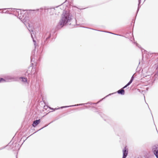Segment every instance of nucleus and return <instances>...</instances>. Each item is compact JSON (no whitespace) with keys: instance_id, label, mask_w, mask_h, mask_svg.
Instances as JSON below:
<instances>
[{"instance_id":"39448f33","label":"nucleus","mask_w":158,"mask_h":158,"mask_svg":"<svg viewBox=\"0 0 158 158\" xmlns=\"http://www.w3.org/2000/svg\"><path fill=\"white\" fill-rule=\"evenodd\" d=\"M152 152L156 158H158V145H155L152 147Z\"/></svg>"},{"instance_id":"f8f14e48","label":"nucleus","mask_w":158,"mask_h":158,"mask_svg":"<svg viewBox=\"0 0 158 158\" xmlns=\"http://www.w3.org/2000/svg\"><path fill=\"white\" fill-rule=\"evenodd\" d=\"M33 70H34V71L32 73V75L33 76V77L34 78H36L37 77V72L35 69L34 68L33 69Z\"/></svg>"},{"instance_id":"4be33fe9","label":"nucleus","mask_w":158,"mask_h":158,"mask_svg":"<svg viewBox=\"0 0 158 158\" xmlns=\"http://www.w3.org/2000/svg\"><path fill=\"white\" fill-rule=\"evenodd\" d=\"M5 13H8V14H12V13H10V12H9V10H7V11H6L5 12H4Z\"/></svg>"},{"instance_id":"c9c22d12","label":"nucleus","mask_w":158,"mask_h":158,"mask_svg":"<svg viewBox=\"0 0 158 158\" xmlns=\"http://www.w3.org/2000/svg\"><path fill=\"white\" fill-rule=\"evenodd\" d=\"M35 92H37V90H36V89H35Z\"/></svg>"},{"instance_id":"dca6fc26","label":"nucleus","mask_w":158,"mask_h":158,"mask_svg":"<svg viewBox=\"0 0 158 158\" xmlns=\"http://www.w3.org/2000/svg\"><path fill=\"white\" fill-rule=\"evenodd\" d=\"M20 78L22 79V81L23 82H27V78L22 77H21Z\"/></svg>"},{"instance_id":"f704fd0d","label":"nucleus","mask_w":158,"mask_h":158,"mask_svg":"<svg viewBox=\"0 0 158 158\" xmlns=\"http://www.w3.org/2000/svg\"><path fill=\"white\" fill-rule=\"evenodd\" d=\"M59 118H56L55 120H54V121L58 119Z\"/></svg>"},{"instance_id":"2eb2a0df","label":"nucleus","mask_w":158,"mask_h":158,"mask_svg":"<svg viewBox=\"0 0 158 158\" xmlns=\"http://www.w3.org/2000/svg\"><path fill=\"white\" fill-rule=\"evenodd\" d=\"M6 79L7 80H11L14 79V78L11 76H8L6 77Z\"/></svg>"},{"instance_id":"7c9ffc66","label":"nucleus","mask_w":158,"mask_h":158,"mask_svg":"<svg viewBox=\"0 0 158 158\" xmlns=\"http://www.w3.org/2000/svg\"><path fill=\"white\" fill-rule=\"evenodd\" d=\"M46 107L47 108V107H48V106H44V109H46Z\"/></svg>"},{"instance_id":"1a4fd4ad","label":"nucleus","mask_w":158,"mask_h":158,"mask_svg":"<svg viewBox=\"0 0 158 158\" xmlns=\"http://www.w3.org/2000/svg\"><path fill=\"white\" fill-rule=\"evenodd\" d=\"M123 156L122 158H126L128 153V150L126 147H125L123 150Z\"/></svg>"},{"instance_id":"cd10ccee","label":"nucleus","mask_w":158,"mask_h":158,"mask_svg":"<svg viewBox=\"0 0 158 158\" xmlns=\"http://www.w3.org/2000/svg\"><path fill=\"white\" fill-rule=\"evenodd\" d=\"M109 33H111V34H113L115 35H119V36H121V35H118V34H113V33H112L111 32H109Z\"/></svg>"},{"instance_id":"6e6552de","label":"nucleus","mask_w":158,"mask_h":158,"mask_svg":"<svg viewBox=\"0 0 158 158\" xmlns=\"http://www.w3.org/2000/svg\"><path fill=\"white\" fill-rule=\"evenodd\" d=\"M44 10V9L42 8H41L37 10H28V13H31L32 14H34V12L36 13L37 12H40V13H43V11Z\"/></svg>"},{"instance_id":"20e7f679","label":"nucleus","mask_w":158,"mask_h":158,"mask_svg":"<svg viewBox=\"0 0 158 158\" xmlns=\"http://www.w3.org/2000/svg\"><path fill=\"white\" fill-rule=\"evenodd\" d=\"M34 71V70H33L32 68H31V66L29 67L25 72V76H28L29 78H31L32 77V73Z\"/></svg>"},{"instance_id":"f257e3e1","label":"nucleus","mask_w":158,"mask_h":158,"mask_svg":"<svg viewBox=\"0 0 158 158\" xmlns=\"http://www.w3.org/2000/svg\"><path fill=\"white\" fill-rule=\"evenodd\" d=\"M72 15L70 10H64L63 12L62 17L56 27L57 29H60L69 22L72 19Z\"/></svg>"},{"instance_id":"412c9836","label":"nucleus","mask_w":158,"mask_h":158,"mask_svg":"<svg viewBox=\"0 0 158 158\" xmlns=\"http://www.w3.org/2000/svg\"><path fill=\"white\" fill-rule=\"evenodd\" d=\"M33 54H32V55L31 56V62L33 61V59L34 58V56H33Z\"/></svg>"},{"instance_id":"0eeeda50","label":"nucleus","mask_w":158,"mask_h":158,"mask_svg":"<svg viewBox=\"0 0 158 158\" xmlns=\"http://www.w3.org/2000/svg\"><path fill=\"white\" fill-rule=\"evenodd\" d=\"M55 11V9L54 8H52L48 9H44V14L45 13H47L48 14L49 13L50 15L53 14L54 13Z\"/></svg>"},{"instance_id":"c85d7f7f","label":"nucleus","mask_w":158,"mask_h":158,"mask_svg":"<svg viewBox=\"0 0 158 158\" xmlns=\"http://www.w3.org/2000/svg\"><path fill=\"white\" fill-rule=\"evenodd\" d=\"M127 86L126 85H125L122 88L124 89L126 88Z\"/></svg>"},{"instance_id":"9b49d317","label":"nucleus","mask_w":158,"mask_h":158,"mask_svg":"<svg viewBox=\"0 0 158 158\" xmlns=\"http://www.w3.org/2000/svg\"><path fill=\"white\" fill-rule=\"evenodd\" d=\"M117 92L118 94L122 95H123L125 94V91L122 88L118 90Z\"/></svg>"},{"instance_id":"a878e982","label":"nucleus","mask_w":158,"mask_h":158,"mask_svg":"<svg viewBox=\"0 0 158 158\" xmlns=\"http://www.w3.org/2000/svg\"><path fill=\"white\" fill-rule=\"evenodd\" d=\"M7 146V145L6 146H5V147H2V148H0V150H2V149H4V148H5V147H6V146Z\"/></svg>"},{"instance_id":"b1692460","label":"nucleus","mask_w":158,"mask_h":158,"mask_svg":"<svg viewBox=\"0 0 158 158\" xmlns=\"http://www.w3.org/2000/svg\"><path fill=\"white\" fill-rule=\"evenodd\" d=\"M131 83L130 81H129L126 85L128 86Z\"/></svg>"},{"instance_id":"4468645a","label":"nucleus","mask_w":158,"mask_h":158,"mask_svg":"<svg viewBox=\"0 0 158 158\" xmlns=\"http://www.w3.org/2000/svg\"><path fill=\"white\" fill-rule=\"evenodd\" d=\"M138 7L137 10L136 12V15L137 14V13H138L139 10V9L140 7V4L141 2V0H138Z\"/></svg>"},{"instance_id":"f3484780","label":"nucleus","mask_w":158,"mask_h":158,"mask_svg":"<svg viewBox=\"0 0 158 158\" xmlns=\"http://www.w3.org/2000/svg\"><path fill=\"white\" fill-rule=\"evenodd\" d=\"M6 81V80L4 78L0 77V83L2 82H5Z\"/></svg>"},{"instance_id":"72a5a7b5","label":"nucleus","mask_w":158,"mask_h":158,"mask_svg":"<svg viewBox=\"0 0 158 158\" xmlns=\"http://www.w3.org/2000/svg\"><path fill=\"white\" fill-rule=\"evenodd\" d=\"M19 147V144H18V145H17V148H18Z\"/></svg>"},{"instance_id":"79ce46f5","label":"nucleus","mask_w":158,"mask_h":158,"mask_svg":"<svg viewBox=\"0 0 158 158\" xmlns=\"http://www.w3.org/2000/svg\"><path fill=\"white\" fill-rule=\"evenodd\" d=\"M9 144H10V143H9L8 144V145H9Z\"/></svg>"},{"instance_id":"a19ab883","label":"nucleus","mask_w":158,"mask_h":158,"mask_svg":"<svg viewBox=\"0 0 158 158\" xmlns=\"http://www.w3.org/2000/svg\"><path fill=\"white\" fill-rule=\"evenodd\" d=\"M9 144H10V143H9L8 144V145H9Z\"/></svg>"},{"instance_id":"473e14b6","label":"nucleus","mask_w":158,"mask_h":158,"mask_svg":"<svg viewBox=\"0 0 158 158\" xmlns=\"http://www.w3.org/2000/svg\"><path fill=\"white\" fill-rule=\"evenodd\" d=\"M137 90H138V91H139V92H140V89H137Z\"/></svg>"},{"instance_id":"c03bdc74","label":"nucleus","mask_w":158,"mask_h":158,"mask_svg":"<svg viewBox=\"0 0 158 158\" xmlns=\"http://www.w3.org/2000/svg\"><path fill=\"white\" fill-rule=\"evenodd\" d=\"M1 9H0V10H1Z\"/></svg>"},{"instance_id":"c756f323","label":"nucleus","mask_w":158,"mask_h":158,"mask_svg":"<svg viewBox=\"0 0 158 158\" xmlns=\"http://www.w3.org/2000/svg\"><path fill=\"white\" fill-rule=\"evenodd\" d=\"M48 126V125H45V126H44V127H43L42 128H41L39 130H41V129H43V128H44V127H47V126Z\"/></svg>"},{"instance_id":"2f4dec72","label":"nucleus","mask_w":158,"mask_h":158,"mask_svg":"<svg viewBox=\"0 0 158 158\" xmlns=\"http://www.w3.org/2000/svg\"><path fill=\"white\" fill-rule=\"evenodd\" d=\"M135 44L137 46H138L139 48V45L137 43H136Z\"/></svg>"},{"instance_id":"bb28decb","label":"nucleus","mask_w":158,"mask_h":158,"mask_svg":"<svg viewBox=\"0 0 158 158\" xmlns=\"http://www.w3.org/2000/svg\"><path fill=\"white\" fill-rule=\"evenodd\" d=\"M98 114L100 115L101 117H102V113L99 112V113H98Z\"/></svg>"},{"instance_id":"423d86ee","label":"nucleus","mask_w":158,"mask_h":158,"mask_svg":"<svg viewBox=\"0 0 158 158\" xmlns=\"http://www.w3.org/2000/svg\"><path fill=\"white\" fill-rule=\"evenodd\" d=\"M90 104L91 105H92L96 104L95 103H92L91 102H88L86 103H82V104H75L74 105H70V106H61L60 107V108H67V107H73V106H82L84 104Z\"/></svg>"},{"instance_id":"a211bd4d","label":"nucleus","mask_w":158,"mask_h":158,"mask_svg":"<svg viewBox=\"0 0 158 158\" xmlns=\"http://www.w3.org/2000/svg\"><path fill=\"white\" fill-rule=\"evenodd\" d=\"M114 93H112V94H108V95L106 96L104 98H102V99H101L100 101H102V100H103V99H105L108 96H110L112 94H114Z\"/></svg>"},{"instance_id":"58836bf2","label":"nucleus","mask_w":158,"mask_h":158,"mask_svg":"<svg viewBox=\"0 0 158 158\" xmlns=\"http://www.w3.org/2000/svg\"><path fill=\"white\" fill-rule=\"evenodd\" d=\"M9 144H10V143H9L8 144V145H9Z\"/></svg>"},{"instance_id":"aec40b11","label":"nucleus","mask_w":158,"mask_h":158,"mask_svg":"<svg viewBox=\"0 0 158 158\" xmlns=\"http://www.w3.org/2000/svg\"><path fill=\"white\" fill-rule=\"evenodd\" d=\"M31 37L32 38V39L33 42L34 43V45L35 46L36 41L34 40V39L33 38V36L32 34H31Z\"/></svg>"},{"instance_id":"6ab92c4d","label":"nucleus","mask_w":158,"mask_h":158,"mask_svg":"<svg viewBox=\"0 0 158 158\" xmlns=\"http://www.w3.org/2000/svg\"><path fill=\"white\" fill-rule=\"evenodd\" d=\"M134 79V75H133L131 77V78L130 81L132 83V82L133 81Z\"/></svg>"},{"instance_id":"37998d69","label":"nucleus","mask_w":158,"mask_h":158,"mask_svg":"<svg viewBox=\"0 0 158 158\" xmlns=\"http://www.w3.org/2000/svg\"><path fill=\"white\" fill-rule=\"evenodd\" d=\"M1 9H0V10H1Z\"/></svg>"},{"instance_id":"ddd939ff","label":"nucleus","mask_w":158,"mask_h":158,"mask_svg":"<svg viewBox=\"0 0 158 158\" xmlns=\"http://www.w3.org/2000/svg\"><path fill=\"white\" fill-rule=\"evenodd\" d=\"M6 9L8 10H9V11H11V12L13 11L14 12L15 14V11L16 10H16L15 9L13 8H4V9H3V10H6Z\"/></svg>"},{"instance_id":"7ed1b4c3","label":"nucleus","mask_w":158,"mask_h":158,"mask_svg":"<svg viewBox=\"0 0 158 158\" xmlns=\"http://www.w3.org/2000/svg\"><path fill=\"white\" fill-rule=\"evenodd\" d=\"M51 37V33L49 31H47L46 32L44 35V42L42 43V45L44 46V45H46L49 41V39Z\"/></svg>"},{"instance_id":"f03ea898","label":"nucleus","mask_w":158,"mask_h":158,"mask_svg":"<svg viewBox=\"0 0 158 158\" xmlns=\"http://www.w3.org/2000/svg\"><path fill=\"white\" fill-rule=\"evenodd\" d=\"M18 11L16 10L15 15L17 16L18 18L23 23H25L26 22V16L25 15L24 11L26 10L27 11V13L29 14V15H31V13H28V10H20L18 9Z\"/></svg>"},{"instance_id":"e433bc0d","label":"nucleus","mask_w":158,"mask_h":158,"mask_svg":"<svg viewBox=\"0 0 158 158\" xmlns=\"http://www.w3.org/2000/svg\"><path fill=\"white\" fill-rule=\"evenodd\" d=\"M72 7H75V8H76V6H73Z\"/></svg>"},{"instance_id":"393cba45","label":"nucleus","mask_w":158,"mask_h":158,"mask_svg":"<svg viewBox=\"0 0 158 158\" xmlns=\"http://www.w3.org/2000/svg\"><path fill=\"white\" fill-rule=\"evenodd\" d=\"M131 83L130 81H129L126 85L128 86Z\"/></svg>"},{"instance_id":"ea45409f","label":"nucleus","mask_w":158,"mask_h":158,"mask_svg":"<svg viewBox=\"0 0 158 158\" xmlns=\"http://www.w3.org/2000/svg\"><path fill=\"white\" fill-rule=\"evenodd\" d=\"M9 144H10V143H9L8 144V145H9Z\"/></svg>"},{"instance_id":"9d476101","label":"nucleus","mask_w":158,"mask_h":158,"mask_svg":"<svg viewBox=\"0 0 158 158\" xmlns=\"http://www.w3.org/2000/svg\"><path fill=\"white\" fill-rule=\"evenodd\" d=\"M41 122L40 119H39L38 120H36L34 121L32 124V126L34 127H36L38 124H39Z\"/></svg>"},{"instance_id":"5701e85b","label":"nucleus","mask_w":158,"mask_h":158,"mask_svg":"<svg viewBox=\"0 0 158 158\" xmlns=\"http://www.w3.org/2000/svg\"><path fill=\"white\" fill-rule=\"evenodd\" d=\"M60 108H59V109H60ZM50 109H51V110H57V109H58V108H55V109H54V108H50Z\"/></svg>"},{"instance_id":"4c0bfd02","label":"nucleus","mask_w":158,"mask_h":158,"mask_svg":"<svg viewBox=\"0 0 158 158\" xmlns=\"http://www.w3.org/2000/svg\"><path fill=\"white\" fill-rule=\"evenodd\" d=\"M2 13H4V12L2 11Z\"/></svg>"}]
</instances>
